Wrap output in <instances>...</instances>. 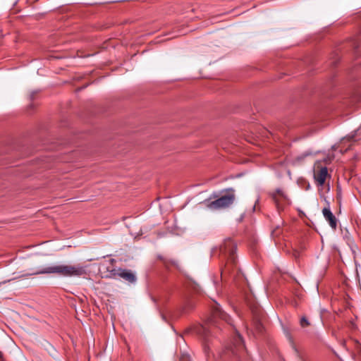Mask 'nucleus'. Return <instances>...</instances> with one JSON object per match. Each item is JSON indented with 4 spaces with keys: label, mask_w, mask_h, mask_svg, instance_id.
Returning <instances> with one entry per match:
<instances>
[{
    "label": "nucleus",
    "mask_w": 361,
    "mask_h": 361,
    "mask_svg": "<svg viewBox=\"0 0 361 361\" xmlns=\"http://www.w3.org/2000/svg\"><path fill=\"white\" fill-rule=\"evenodd\" d=\"M180 361H190V357L188 355H183Z\"/></svg>",
    "instance_id": "15"
},
{
    "label": "nucleus",
    "mask_w": 361,
    "mask_h": 361,
    "mask_svg": "<svg viewBox=\"0 0 361 361\" xmlns=\"http://www.w3.org/2000/svg\"><path fill=\"white\" fill-rule=\"evenodd\" d=\"M116 276H119L129 283H134L136 281L135 275L131 271L127 269H111L109 274L105 275V278H115Z\"/></svg>",
    "instance_id": "5"
},
{
    "label": "nucleus",
    "mask_w": 361,
    "mask_h": 361,
    "mask_svg": "<svg viewBox=\"0 0 361 361\" xmlns=\"http://www.w3.org/2000/svg\"><path fill=\"white\" fill-rule=\"evenodd\" d=\"M348 327L351 329L352 330H354L356 329V324L353 321L349 322Z\"/></svg>",
    "instance_id": "14"
},
{
    "label": "nucleus",
    "mask_w": 361,
    "mask_h": 361,
    "mask_svg": "<svg viewBox=\"0 0 361 361\" xmlns=\"http://www.w3.org/2000/svg\"><path fill=\"white\" fill-rule=\"evenodd\" d=\"M354 141V136H348L347 137H344L341 140V145H347V147L343 150L342 149H341V153H344L345 152H347L351 147L352 145V142Z\"/></svg>",
    "instance_id": "9"
},
{
    "label": "nucleus",
    "mask_w": 361,
    "mask_h": 361,
    "mask_svg": "<svg viewBox=\"0 0 361 361\" xmlns=\"http://www.w3.org/2000/svg\"><path fill=\"white\" fill-rule=\"evenodd\" d=\"M236 244L231 238L225 239L219 248H214L212 255H219L223 260H226V264L221 274L228 273L236 266L237 257L235 255Z\"/></svg>",
    "instance_id": "1"
},
{
    "label": "nucleus",
    "mask_w": 361,
    "mask_h": 361,
    "mask_svg": "<svg viewBox=\"0 0 361 361\" xmlns=\"http://www.w3.org/2000/svg\"><path fill=\"white\" fill-rule=\"evenodd\" d=\"M0 361H4L3 360V355L2 353L0 352Z\"/></svg>",
    "instance_id": "19"
},
{
    "label": "nucleus",
    "mask_w": 361,
    "mask_h": 361,
    "mask_svg": "<svg viewBox=\"0 0 361 361\" xmlns=\"http://www.w3.org/2000/svg\"><path fill=\"white\" fill-rule=\"evenodd\" d=\"M322 214L326 221H328L330 227L333 230H336L337 228V219L335 215L331 212L329 204L327 202L326 207L322 209Z\"/></svg>",
    "instance_id": "6"
},
{
    "label": "nucleus",
    "mask_w": 361,
    "mask_h": 361,
    "mask_svg": "<svg viewBox=\"0 0 361 361\" xmlns=\"http://www.w3.org/2000/svg\"><path fill=\"white\" fill-rule=\"evenodd\" d=\"M300 325L301 327L305 328L310 325V323L305 317H302L300 319Z\"/></svg>",
    "instance_id": "11"
},
{
    "label": "nucleus",
    "mask_w": 361,
    "mask_h": 361,
    "mask_svg": "<svg viewBox=\"0 0 361 361\" xmlns=\"http://www.w3.org/2000/svg\"><path fill=\"white\" fill-rule=\"evenodd\" d=\"M197 333L202 335L204 338H207L209 336V331L206 329L204 327L201 326L200 329H197Z\"/></svg>",
    "instance_id": "10"
},
{
    "label": "nucleus",
    "mask_w": 361,
    "mask_h": 361,
    "mask_svg": "<svg viewBox=\"0 0 361 361\" xmlns=\"http://www.w3.org/2000/svg\"><path fill=\"white\" fill-rule=\"evenodd\" d=\"M295 257H298V252L297 251H294V253H293Z\"/></svg>",
    "instance_id": "18"
},
{
    "label": "nucleus",
    "mask_w": 361,
    "mask_h": 361,
    "mask_svg": "<svg viewBox=\"0 0 361 361\" xmlns=\"http://www.w3.org/2000/svg\"><path fill=\"white\" fill-rule=\"evenodd\" d=\"M114 261H115V260H114V259H111L110 260V263H111V264H113V262H114Z\"/></svg>",
    "instance_id": "21"
},
{
    "label": "nucleus",
    "mask_w": 361,
    "mask_h": 361,
    "mask_svg": "<svg viewBox=\"0 0 361 361\" xmlns=\"http://www.w3.org/2000/svg\"><path fill=\"white\" fill-rule=\"evenodd\" d=\"M276 194H277V195H282V191H281V190H280V189H277V190H276Z\"/></svg>",
    "instance_id": "17"
},
{
    "label": "nucleus",
    "mask_w": 361,
    "mask_h": 361,
    "mask_svg": "<svg viewBox=\"0 0 361 361\" xmlns=\"http://www.w3.org/2000/svg\"><path fill=\"white\" fill-rule=\"evenodd\" d=\"M261 319H262V316L261 314L259 313V314H257L255 315V322H256V325H257V329L260 330L261 327H262V323H261Z\"/></svg>",
    "instance_id": "12"
},
{
    "label": "nucleus",
    "mask_w": 361,
    "mask_h": 361,
    "mask_svg": "<svg viewBox=\"0 0 361 361\" xmlns=\"http://www.w3.org/2000/svg\"><path fill=\"white\" fill-rule=\"evenodd\" d=\"M245 353V347L243 338L238 332H235L231 345L226 348L221 357L224 360L232 357L235 361H240Z\"/></svg>",
    "instance_id": "3"
},
{
    "label": "nucleus",
    "mask_w": 361,
    "mask_h": 361,
    "mask_svg": "<svg viewBox=\"0 0 361 361\" xmlns=\"http://www.w3.org/2000/svg\"><path fill=\"white\" fill-rule=\"evenodd\" d=\"M212 314L213 319L219 318L228 324H231L230 317L221 310V307L217 303H215L212 307Z\"/></svg>",
    "instance_id": "8"
},
{
    "label": "nucleus",
    "mask_w": 361,
    "mask_h": 361,
    "mask_svg": "<svg viewBox=\"0 0 361 361\" xmlns=\"http://www.w3.org/2000/svg\"><path fill=\"white\" fill-rule=\"evenodd\" d=\"M328 176V169L326 166L317 168L314 173V178L319 186L324 185Z\"/></svg>",
    "instance_id": "7"
},
{
    "label": "nucleus",
    "mask_w": 361,
    "mask_h": 361,
    "mask_svg": "<svg viewBox=\"0 0 361 361\" xmlns=\"http://www.w3.org/2000/svg\"><path fill=\"white\" fill-rule=\"evenodd\" d=\"M357 350H358V353L361 355V346H360V345L358 346Z\"/></svg>",
    "instance_id": "20"
},
{
    "label": "nucleus",
    "mask_w": 361,
    "mask_h": 361,
    "mask_svg": "<svg viewBox=\"0 0 361 361\" xmlns=\"http://www.w3.org/2000/svg\"><path fill=\"white\" fill-rule=\"evenodd\" d=\"M102 268L106 269V272H102V274H104V277H105L106 274H109V272L111 269H114L113 267H111L109 266H105V265H102Z\"/></svg>",
    "instance_id": "13"
},
{
    "label": "nucleus",
    "mask_w": 361,
    "mask_h": 361,
    "mask_svg": "<svg viewBox=\"0 0 361 361\" xmlns=\"http://www.w3.org/2000/svg\"><path fill=\"white\" fill-rule=\"evenodd\" d=\"M55 274L65 277H80L87 274V267L80 264H57L38 271L35 274Z\"/></svg>",
    "instance_id": "2"
},
{
    "label": "nucleus",
    "mask_w": 361,
    "mask_h": 361,
    "mask_svg": "<svg viewBox=\"0 0 361 361\" xmlns=\"http://www.w3.org/2000/svg\"><path fill=\"white\" fill-rule=\"evenodd\" d=\"M223 195L218 199L207 204L210 209L217 210L226 209L233 204L235 200V190L232 188H226L222 191Z\"/></svg>",
    "instance_id": "4"
},
{
    "label": "nucleus",
    "mask_w": 361,
    "mask_h": 361,
    "mask_svg": "<svg viewBox=\"0 0 361 361\" xmlns=\"http://www.w3.org/2000/svg\"><path fill=\"white\" fill-rule=\"evenodd\" d=\"M209 346H205L204 347V353L207 357V358L209 359Z\"/></svg>",
    "instance_id": "16"
}]
</instances>
